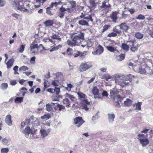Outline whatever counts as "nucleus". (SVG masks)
<instances>
[{
  "label": "nucleus",
  "instance_id": "nucleus-14",
  "mask_svg": "<svg viewBox=\"0 0 153 153\" xmlns=\"http://www.w3.org/2000/svg\"><path fill=\"white\" fill-rule=\"evenodd\" d=\"M68 9V8L65 9L63 7H62L59 9V11L58 14V16L62 18L64 16L65 11Z\"/></svg>",
  "mask_w": 153,
  "mask_h": 153
},
{
  "label": "nucleus",
  "instance_id": "nucleus-40",
  "mask_svg": "<svg viewBox=\"0 0 153 153\" xmlns=\"http://www.w3.org/2000/svg\"><path fill=\"white\" fill-rule=\"evenodd\" d=\"M8 84L6 83H3L1 86V88L3 90H5L7 88Z\"/></svg>",
  "mask_w": 153,
  "mask_h": 153
},
{
  "label": "nucleus",
  "instance_id": "nucleus-39",
  "mask_svg": "<svg viewBox=\"0 0 153 153\" xmlns=\"http://www.w3.org/2000/svg\"><path fill=\"white\" fill-rule=\"evenodd\" d=\"M142 102H138L136 104L135 110H141V105H142Z\"/></svg>",
  "mask_w": 153,
  "mask_h": 153
},
{
  "label": "nucleus",
  "instance_id": "nucleus-60",
  "mask_svg": "<svg viewBox=\"0 0 153 153\" xmlns=\"http://www.w3.org/2000/svg\"><path fill=\"white\" fill-rule=\"evenodd\" d=\"M54 90H55V92H56V94H59L60 90V88H57L56 87L55 89H54Z\"/></svg>",
  "mask_w": 153,
  "mask_h": 153
},
{
  "label": "nucleus",
  "instance_id": "nucleus-7",
  "mask_svg": "<svg viewBox=\"0 0 153 153\" xmlns=\"http://www.w3.org/2000/svg\"><path fill=\"white\" fill-rule=\"evenodd\" d=\"M74 122L77 127H79L85 122V121L82 119V117H78L74 119Z\"/></svg>",
  "mask_w": 153,
  "mask_h": 153
},
{
  "label": "nucleus",
  "instance_id": "nucleus-13",
  "mask_svg": "<svg viewBox=\"0 0 153 153\" xmlns=\"http://www.w3.org/2000/svg\"><path fill=\"white\" fill-rule=\"evenodd\" d=\"M117 12L116 11L113 12L110 15V17L114 22H116L117 20Z\"/></svg>",
  "mask_w": 153,
  "mask_h": 153
},
{
  "label": "nucleus",
  "instance_id": "nucleus-33",
  "mask_svg": "<svg viewBox=\"0 0 153 153\" xmlns=\"http://www.w3.org/2000/svg\"><path fill=\"white\" fill-rule=\"evenodd\" d=\"M51 117V115L48 114L44 115L43 116H42L41 117V118L42 119H44L45 120H48L50 119Z\"/></svg>",
  "mask_w": 153,
  "mask_h": 153
},
{
  "label": "nucleus",
  "instance_id": "nucleus-26",
  "mask_svg": "<svg viewBox=\"0 0 153 153\" xmlns=\"http://www.w3.org/2000/svg\"><path fill=\"white\" fill-rule=\"evenodd\" d=\"M122 48L124 50L128 51L129 50V47L127 44L122 43L121 45Z\"/></svg>",
  "mask_w": 153,
  "mask_h": 153
},
{
  "label": "nucleus",
  "instance_id": "nucleus-28",
  "mask_svg": "<svg viewBox=\"0 0 153 153\" xmlns=\"http://www.w3.org/2000/svg\"><path fill=\"white\" fill-rule=\"evenodd\" d=\"M125 56V54H121L120 55L117 56V59L118 61H122L124 59Z\"/></svg>",
  "mask_w": 153,
  "mask_h": 153
},
{
  "label": "nucleus",
  "instance_id": "nucleus-59",
  "mask_svg": "<svg viewBox=\"0 0 153 153\" xmlns=\"http://www.w3.org/2000/svg\"><path fill=\"white\" fill-rule=\"evenodd\" d=\"M84 19H88L89 20H90L91 21V22L93 21V19H92V17L91 16H85V17H84Z\"/></svg>",
  "mask_w": 153,
  "mask_h": 153
},
{
  "label": "nucleus",
  "instance_id": "nucleus-31",
  "mask_svg": "<svg viewBox=\"0 0 153 153\" xmlns=\"http://www.w3.org/2000/svg\"><path fill=\"white\" fill-rule=\"evenodd\" d=\"M23 98L22 97H16L15 99V102L16 103H20L23 102Z\"/></svg>",
  "mask_w": 153,
  "mask_h": 153
},
{
  "label": "nucleus",
  "instance_id": "nucleus-10",
  "mask_svg": "<svg viewBox=\"0 0 153 153\" xmlns=\"http://www.w3.org/2000/svg\"><path fill=\"white\" fill-rule=\"evenodd\" d=\"M118 26L120 27V30H122L126 32H127L129 29L128 26L127 25L126 23L125 22L121 23L118 25Z\"/></svg>",
  "mask_w": 153,
  "mask_h": 153
},
{
  "label": "nucleus",
  "instance_id": "nucleus-61",
  "mask_svg": "<svg viewBox=\"0 0 153 153\" xmlns=\"http://www.w3.org/2000/svg\"><path fill=\"white\" fill-rule=\"evenodd\" d=\"M36 58L35 56H33L30 59V62L31 63L34 64L35 62V59Z\"/></svg>",
  "mask_w": 153,
  "mask_h": 153
},
{
  "label": "nucleus",
  "instance_id": "nucleus-44",
  "mask_svg": "<svg viewBox=\"0 0 153 153\" xmlns=\"http://www.w3.org/2000/svg\"><path fill=\"white\" fill-rule=\"evenodd\" d=\"M146 68L145 69L141 68H139L138 72L141 74H146Z\"/></svg>",
  "mask_w": 153,
  "mask_h": 153
},
{
  "label": "nucleus",
  "instance_id": "nucleus-58",
  "mask_svg": "<svg viewBox=\"0 0 153 153\" xmlns=\"http://www.w3.org/2000/svg\"><path fill=\"white\" fill-rule=\"evenodd\" d=\"M6 3L4 0H0V7H3Z\"/></svg>",
  "mask_w": 153,
  "mask_h": 153
},
{
  "label": "nucleus",
  "instance_id": "nucleus-41",
  "mask_svg": "<svg viewBox=\"0 0 153 153\" xmlns=\"http://www.w3.org/2000/svg\"><path fill=\"white\" fill-rule=\"evenodd\" d=\"M63 102L64 104L66 105V107H69L70 105V101L68 99L65 98L63 100Z\"/></svg>",
  "mask_w": 153,
  "mask_h": 153
},
{
  "label": "nucleus",
  "instance_id": "nucleus-36",
  "mask_svg": "<svg viewBox=\"0 0 153 153\" xmlns=\"http://www.w3.org/2000/svg\"><path fill=\"white\" fill-rule=\"evenodd\" d=\"M102 79H104L106 81H108L109 79H111V77L108 74H104L102 76Z\"/></svg>",
  "mask_w": 153,
  "mask_h": 153
},
{
  "label": "nucleus",
  "instance_id": "nucleus-24",
  "mask_svg": "<svg viewBox=\"0 0 153 153\" xmlns=\"http://www.w3.org/2000/svg\"><path fill=\"white\" fill-rule=\"evenodd\" d=\"M91 91L94 95L95 96L98 94L99 90L96 86H94L92 88Z\"/></svg>",
  "mask_w": 153,
  "mask_h": 153
},
{
  "label": "nucleus",
  "instance_id": "nucleus-52",
  "mask_svg": "<svg viewBox=\"0 0 153 153\" xmlns=\"http://www.w3.org/2000/svg\"><path fill=\"white\" fill-rule=\"evenodd\" d=\"M110 26L109 25H105L103 27V30L102 32L107 30L108 28L110 27Z\"/></svg>",
  "mask_w": 153,
  "mask_h": 153
},
{
  "label": "nucleus",
  "instance_id": "nucleus-23",
  "mask_svg": "<svg viewBox=\"0 0 153 153\" xmlns=\"http://www.w3.org/2000/svg\"><path fill=\"white\" fill-rule=\"evenodd\" d=\"M43 24L45 25V27H47L52 26L53 24V22L52 20H48L44 22Z\"/></svg>",
  "mask_w": 153,
  "mask_h": 153
},
{
  "label": "nucleus",
  "instance_id": "nucleus-6",
  "mask_svg": "<svg viewBox=\"0 0 153 153\" xmlns=\"http://www.w3.org/2000/svg\"><path fill=\"white\" fill-rule=\"evenodd\" d=\"M92 63L90 62H82L79 66V71L80 72L85 71L92 67Z\"/></svg>",
  "mask_w": 153,
  "mask_h": 153
},
{
  "label": "nucleus",
  "instance_id": "nucleus-32",
  "mask_svg": "<svg viewBox=\"0 0 153 153\" xmlns=\"http://www.w3.org/2000/svg\"><path fill=\"white\" fill-rule=\"evenodd\" d=\"M67 44L70 46H74L76 45V43L74 41H73L72 39V41L70 40H68L67 41Z\"/></svg>",
  "mask_w": 153,
  "mask_h": 153
},
{
  "label": "nucleus",
  "instance_id": "nucleus-8",
  "mask_svg": "<svg viewBox=\"0 0 153 153\" xmlns=\"http://www.w3.org/2000/svg\"><path fill=\"white\" fill-rule=\"evenodd\" d=\"M35 131V130H33L32 128L30 130V127H27L23 131V133L25 134V136L26 137H28L29 134L30 133H32V134H34Z\"/></svg>",
  "mask_w": 153,
  "mask_h": 153
},
{
  "label": "nucleus",
  "instance_id": "nucleus-56",
  "mask_svg": "<svg viewBox=\"0 0 153 153\" xmlns=\"http://www.w3.org/2000/svg\"><path fill=\"white\" fill-rule=\"evenodd\" d=\"M113 31L116 33L120 34L121 33V31L120 30L117 29L116 27H114L113 29Z\"/></svg>",
  "mask_w": 153,
  "mask_h": 153
},
{
  "label": "nucleus",
  "instance_id": "nucleus-11",
  "mask_svg": "<svg viewBox=\"0 0 153 153\" xmlns=\"http://www.w3.org/2000/svg\"><path fill=\"white\" fill-rule=\"evenodd\" d=\"M108 0H105L102 3L101 6L100 7L101 8H104L105 10H106V9L111 7V5L108 2Z\"/></svg>",
  "mask_w": 153,
  "mask_h": 153
},
{
  "label": "nucleus",
  "instance_id": "nucleus-50",
  "mask_svg": "<svg viewBox=\"0 0 153 153\" xmlns=\"http://www.w3.org/2000/svg\"><path fill=\"white\" fill-rule=\"evenodd\" d=\"M138 49V48L137 46H132L130 48V50L133 52H135V51H137Z\"/></svg>",
  "mask_w": 153,
  "mask_h": 153
},
{
  "label": "nucleus",
  "instance_id": "nucleus-54",
  "mask_svg": "<svg viewBox=\"0 0 153 153\" xmlns=\"http://www.w3.org/2000/svg\"><path fill=\"white\" fill-rule=\"evenodd\" d=\"M18 68H19L18 66L17 65H16L14 67L13 70L14 71V73L15 74H19V73L18 72H17V71L18 70Z\"/></svg>",
  "mask_w": 153,
  "mask_h": 153
},
{
  "label": "nucleus",
  "instance_id": "nucleus-34",
  "mask_svg": "<svg viewBox=\"0 0 153 153\" xmlns=\"http://www.w3.org/2000/svg\"><path fill=\"white\" fill-rule=\"evenodd\" d=\"M46 110L47 111L50 112L52 111L53 106L50 104L48 103L46 105Z\"/></svg>",
  "mask_w": 153,
  "mask_h": 153
},
{
  "label": "nucleus",
  "instance_id": "nucleus-20",
  "mask_svg": "<svg viewBox=\"0 0 153 153\" xmlns=\"http://www.w3.org/2000/svg\"><path fill=\"white\" fill-rule=\"evenodd\" d=\"M107 49L109 51L115 52L118 51L117 50L116 48L113 47L111 46H108L106 47Z\"/></svg>",
  "mask_w": 153,
  "mask_h": 153
},
{
  "label": "nucleus",
  "instance_id": "nucleus-46",
  "mask_svg": "<svg viewBox=\"0 0 153 153\" xmlns=\"http://www.w3.org/2000/svg\"><path fill=\"white\" fill-rule=\"evenodd\" d=\"M71 4V8L73 10H75V7L76 6V2L75 1H72L70 2Z\"/></svg>",
  "mask_w": 153,
  "mask_h": 153
},
{
  "label": "nucleus",
  "instance_id": "nucleus-16",
  "mask_svg": "<svg viewBox=\"0 0 153 153\" xmlns=\"http://www.w3.org/2000/svg\"><path fill=\"white\" fill-rule=\"evenodd\" d=\"M11 119V115H8L6 116L5 120L6 123L10 126L12 125V121Z\"/></svg>",
  "mask_w": 153,
  "mask_h": 153
},
{
  "label": "nucleus",
  "instance_id": "nucleus-15",
  "mask_svg": "<svg viewBox=\"0 0 153 153\" xmlns=\"http://www.w3.org/2000/svg\"><path fill=\"white\" fill-rule=\"evenodd\" d=\"M38 48L39 46L37 44H31L30 46V50L32 53H34L38 51Z\"/></svg>",
  "mask_w": 153,
  "mask_h": 153
},
{
  "label": "nucleus",
  "instance_id": "nucleus-1",
  "mask_svg": "<svg viewBox=\"0 0 153 153\" xmlns=\"http://www.w3.org/2000/svg\"><path fill=\"white\" fill-rule=\"evenodd\" d=\"M77 94L81 100L83 101L82 103V108L86 111H88V110L90 102L88 101L87 99H86V96L81 92H78Z\"/></svg>",
  "mask_w": 153,
  "mask_h": 153
},
{
  "label": "nucleus",
  "instance_id": "nucleus-38",
  "mask_svg": "<svg viewBox=\"0 0 153 153\" xmlns=\"http://www.w3.org/2000/svg\"><path fill=\"white\" fill-rule=\"evenodd\" d=\"M46 13L49 15H53L54 14V12L51 11L50 7H48L46 8Z\"/></svg>",
  "mask_w": 153,
  "mask_h": 153
},
{
  "label": "nucleus",
  "instance_id": "nucleus-29",
  "mask_svg": "<svg viewBox=\"0 0 153 153\" xmlns=\"http://www.w3.org/2000/svg\"><path fill=\"white\" fill-rule=\"evenodd\" d=\"M52 38L54 39H57L59 41H61V39L58 34H54L51 36Z\"/></svg>",
  "mask_w": 153,
  "mask_h": 153
},
{
  "label": "nucleus",
  "instance_id": "nucleus-30",
  "mask_svg": "<svg viewBox=\"0 0 153 153\" xmlns=\"http://www.w3.org/2000/svg\"><path fill=\"white\" fill-rule=\"evenodd\" d=\"M135 36L137 39H141L143 37V35L140 32H137L135 33Z\"/></svg>",
  "mask_w": 153,
  "mask_h": 153
},
{
  "label": "nucleus",
  "instance_id": "nucleus-57",
  "mask_svg": "<svg viewBox=\"0 0 153 153\" xmlns=\"http://www.w3.org/2000/svg\"><path fill=\"white\" fill-rule=\"evenodd\" d=\"M9 149L7 148H2L1 150V152L2 153H7L9 152Z\"/></svg>",
  "mask_w": 153,
  "mask_h": 153
},
{
  "label": "nucleus",
  "instance_id": "nucleus-22",
  "mask_svg": "<svg viewBox=\"0 0 153 153\" xmlns=\"http://www.w3.org/2000/svg\"><path fill=\"white\" fill-rule=\"evenodd\" d=\"M78 24L82 26H89L88 22L83 19H82L78 21Z\"/></svg>",
  "mask_w": 153,
  "mask_h": 153
},
{
  "label": "nucleus",
  "instance_id": "nucleus-2",
  "mask_svg": "<svg viewBox=\"0 0 153 153\" xmlns=\"http://www.w3.org/2000/svg\"><path fill=\"white\" fill-rule=\"evenodd\" d=\"M133 77V76L131 74L126 76L123 75V79H121L120 80L118 84L123 88L129 84V82H131L132 80L131 77Z\"/></svg>",
  "mask_w": 153,
  "mask_h": 153
},
{
  "label": "nucleus",
  "instance_id": "nucleus-63",
  "mask_svg": "<svg viewBox=\"0 0 153 153\" xmlns=\"http://www.w3.org/2000/svg\"><path fill=\"white\" fill-rule=\"evenodd\" d=\"M47 91L51 93H53L55 92V90L54 89L48 88L47 89Z\"/></svg>",
  "mask_w": 153,
  "mask_h": 153
},
{
  "label": "nucleus",
  "instance_id": "nucleus-53",
  "mask_svg": "<svg viewBox=\"0 0 153 153\" xmlns=\"http://www.w3.org/2000/svg\"><path fill=\"white\" fill-rule=\"evenodd\" d=\"M117 36V34L115 33L111 32V33L108 34V37H115L116 36Z\"/></svg>",
  "mask_w": 153,
  "mask_h": 153
},
{
  "label": "nucleus",
  "instance_id": "nucleus-27",
  "mask_svg": "<svg viewBox=\"0 0 153 153\" xmlns=\"http://www.w3.org/2000/svg\"><path fill=\"white\" fill-rule=\"evenodd\" d=\"M30 122V120L29 119H26L25 121L21 123V126L22 127H24L25 125H28Z\"/></svg>",
  "mask_w": 153,
  "mask_h": 153
},
{
  "label": "nucleus",
  "instance_id": "nucleus-17",
  "mask_svg": "<svg viewBox=\"0 0 153 153\" xmlns=\"http://www.w3.org/2000/svg\"><path fill=\"white\" fill-rule=\"evenodd\" d=\"M51 130V129H48L47 131H46L44 129H41L40 131L41 136L43 137L47 136L48 135V134L50 132Z\"/></svg>",
  "mask_w": 153,
  "mask_h": 153
},
{
  "label": "nucleus",
  "instance_id": "nucleus-5",
  "mask_svg": "<svg viewBox=\"0 0 153 153\" xmlns=\"http://www.w3.org/2000/svg\"><path fill=\"white\" fill-rule=\"evenodd\" d=\"M145 135L143 134H139L137 136V138L139 140L142 147L147 145L149 143V140L146 138H144Z\"/></svg>",
  "mask_w": 153,
  "mask_h": 153
},
{
  "label": "nucleus",
  "instance_id": "nucleus-18",
  "mask_svg": "<svg viewBox=\"0 0 153 153\" xmlns=\"http://www.w3.org/2000/svg\"><path fill=\"white\" fill-rule=\"evenodd\" d=\"M107 115L108 117V120L109 122L110 123H113L114 121V119L115 117L114 114L108 113Z\"/></svg>",
  "mask_w": 153,
  "mask_h": 153
},
{
  "label": "nucleus",
  "instance_id": "nucleus-64",
  "mask_svg": "<svg viewBox=\"0 0 153 153\" xmlns=\"http://www.w3.org/2000/svg\"><path fill=\"white\" fill-rule=\"evenodd\" d=\"M2 141L4 144H7L8 142V140L4 138L2 139Z\"/></svg>",
  "mask_w": 153,
  "mask_h": 153
},
{
  "label": "nucleus",
  "instance_id": "nucleus-47",
  "mask_svg": "<svg viewBox=\"0 0 153 153\" xmlns=\"http://www.w3.org/2000/svg\"><path fill=\"white\" fill-rule=\"evenodd\" d=\"M28 69V68L27 67L25 66H23L21 67L19 69V71H24Z\"/></svg>",
  "mask_w": 153,
  "mask_h": 153
},
{
  "label": "nucleus",
  "instance_id": "nucleus-51",
  "mask_svg": "<svg viewBox=\"0 0 153 153\" xmlns=\"http://www.w3.org/2000/svg\"><path fill=\"white\" fill-rule=\"evenodd\" d=\"M145 18L144 16L141 14L138 15L137 17L136 18V19L139 20H143Z\"/></svg>",
  "mask_w": 153,
  "mask_h": 153
},
{
  "label": "nucleus",
  "instance_id": "nucleus-48",
  "mask_svg": "<svg viewBox=\"0 0 153 153\" xmlns=\"http://www.w3.org/2000/svg\"><path fill=\"white\" fill-rule=\"evenodd\" d=\"M59 108V110L60 111L64 110L65 109V107L62 105L58 104L56 105Z\"/></svg>",
  "mask_w": 153,
  "mask_h": 153
},
{
  "label": "nucleus",
  "instance_id": "nucleus-12",
  "mask_svg": "<svg viewBox=\"0 0 153 153\" xmlns=\"http://www.w3.org/2000/svg\"><path fill=\"white\" fill-rule=\"evenodd\" d=\"M103 51V48L100 45L98 46V49L95 51L92 52V53L94 55H100Z\"/></svg>",
  "mask_w": 153,
  "mask_h": 153
},
{
  "label": "nucleus",
  "instance_id": "nucleus-45",
  "mask_svg": "<svg viewBox=\"0 0 153 153\" xmlns=\"http://www.w3.org/2000/svg\"><path fill=\"white\" fill-rule=\"evenodd\" d=\"M146 74L152 75L153 74V70L149 68H146Z\"/></svg>",
  "mask_w": 153,
  "mask_h": 153
},
{
  "label": "nucleus",
  "instance_id": "nucleus-49",
  "mask_svg": "<svg viewBox=\"0 0 153 153\" xmlns=\"http://www.w3.org/2000/svg\"><path fill=\"white\" fill-rule=\"evenodd\" d=\"M25 45H21L20 46L19 51L21 53H22L25 50Z\"/></svg>",
  "mask_w": 153,
  "mask_h": 153
},
{
  "label": "nucleus",
  "instance_id": "nucleus-55",
  "mask_svg": "<svg viewBox=\"0 0 153 153\" xmlns=\"http://www.w3.org/2000/svg\"><path fill=\"white\" fill-rule=\"evenodd\" d=\"M73 50L72 49L69 48L67 50V53L68 55H72L73 52Z\"/></svg>",
  "mask_w": 153,
  "mask_h": 153
},
{
  "label": "nucleus",
  "instance_id": "nucleus-62",
  "mask_svg": "<svg viewBox=\"0 0 153 153\" xmlns=\"http://www.w3.org/2000/svg\"><path fill=\"white\" fill-rule=\"evenodd\" d=\"M48 87V82L47 81H45L44 82V88H46Z\"/></svg>",
  "mask_w": 153,
  "mask_h": 153
},
{
  "label": "nucleus",
  "instance_id": "nucleus-42",
  "mask_svg": "<svg viewBox=\"0 0 153 153\" xmlns=\"http://www.w3.org/2000/svg\"><path fill=\"white\" fill-rule=\"evenodd\" d=\"M90 4L92 9H94L96 7V5L94 1L92 0H90Z\"/></svg>",
  "mask_w": 153,
  "mask_h": 153
},
{
  "label": "nucleus",
  "instance_id": "nucleus-43",
  "mask_svg": "<svg viewBox=\"0 0 153 153\" xmlns=\"http://www.w3.org/2000/svg\"><path fill=\"white\" fill-rule=\"evenodd\" d=\"M61 47L62 45H59L56 47H54L53 48L50 50V52H52L54 51H56Z\"/></svg>",
  "mask_w": 153,
  "mask_h": 153
},
{
  "label": "nucleus",
  "instance_id": "nucleus-19",
  "mask_svg": "<svg viewBox=\"0 0 153 153\" xmlns=\"http://www.w3.org/2000/svg\"><path fill=\"white\" fill-rule=\"evenodd\" d=\"M14 61V60L13 58L10 59L8 60L6 63L7 68H10L12 66Z\"/></svg>",
  "mask_w": 153,
  "mask_h": 153
},
{
  "label": "nucleus",
  "instance_id": "nucleus-3",
  "mask_svg": "<svg viewBox=\"0 0 153 153\" xmlns=\"http://www.w3.org/2000/svg\"><path fill=\"white\" fill-rule=\"evenodd\" d=\"M10 2L13 7L15 10H17L23 12H27L28 10L21 5H20L19 1L16 0H9Z\"/></svg>",
  "mask_w": 153,
  "mask_h": 153
},
{
  "label": "nucleus",
  "instance_id": "nucleus-35",
  "mask_svg": "<svg viewBox=\"0 0 153 153\" xmlns=\"http://www.w3.org/2000/svg\"><path fill=\"white\" fill-rule=\"evenodd\" d=\"M135 40H131L127 42V44L129 46V47H132L134 45V43Z\"/></svg>",
  "mask_w": 153,
  "mask_h": 153
},
{
  "label": "nucleus",
  "instance_id": "nucleus-25",
  "mask_svg": "<svg viewBox=\"0 0 153 153\" xmlns=\"http://www.w3.org/2000/svg\"><path fill=\"white\" fill-rule=\"evenodd\" d=\"M124 103L126 106L129 107L131 105L132 102L130 99H127L126 100L124 101Z\"/></svg>",
  "mask_w": 153,
  "mask_h": 153
},
{
  "label": "nucleus",
  "instance_id": "nucleus-21",
  "mask_svg": "<svg viewBox=\"0 0 153 153\" xmlns=\"http://www.w3.org/2000/svg\"><path fill=\"white\" fill-rule=\"evenodd\" d=\"M123 75L122 76H120L118 74H116L114 75L113 78L115 80V82H118V83L120 82L121 79H123L122 78Z\"/></svg>",
  "mask_w": 153,
  "mask_h": 153
},
{
  "label": "nucleus",
  "instance_id": "nucleus-37",
  "mask_svg": "<svg viewBox=\"0 0 153 153\" xmlns=\"http://www.w3.org/2000/svg\"><path fill=\"white\" fill-rule=\"evenodd\" d=\"M65 96L66 97H68L72 101H74L76 100L75 98L73 95H71L68 93H66Z\"/></svg>",
  "mask_w": 153,
  "mask_h": 153
},
{
  "label": "nucleus",
  "instance_id": "nucleus-4",
  "mask_svg": "<svg viewBox=\"0 0 153 153\" xmlns=\"http://www.w3.org/2000/svg\"><path fill=\"white\" fill-rule=\"evenodd\" d=\"M71 38L73 41L76 43H79L81 42L82 40L84 39V35L82 33L79 34L73 33L71 36Z\"/></svg>",
  "mask_w": 153,
  "mask_h": 153
},
{
  "label": "nucleus",
  "instance_id": "nucleus-9",
  "mask_svg": "<svg viewBox=\"0 0 153 153\" xmlns=\"http://www.w3.org/2000/svg\"><path fill=\"white\" fill-rule=\"evenodd\" d=\"M110 96L112 99L115 100L119 97V92L114 89L110 90Z\"/></svg>",
  "mask_w": 153,
  "mask_h": 153
}]
</instances>
